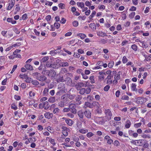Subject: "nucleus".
Instances as JSON below:
<instances>
[{
	"instance_id": "nucleus-1",
	"label": "nucleus",
	"mask_w": 151,
	"mask_h": 151,
	"mask_svg": "<svg viewBox=\"0 0 151 151\" xmlns=\"http://www.w3.org/2000/svg\"><path fill=\"white\" fill-rule=\"evenodd\" d=\"M33 76L39 81L43 82L45 81L47 78L46 76L43 75H41L40 73L35 72L33 73Z\"/></svg>"
},
{
	"instance_id": "nucleus-2",
	"label": "nucleus",
	"mask_w": 151,
	"mask_h": 151,
	"mask_svg": "<svg viewBox=\"0 0 151 151\" xmlns=\"http://www.w3.org/2000/svg\"><path fill=\"white\" fill-rule=\"evenodd\" d=\"M70 111L73 114H75L77 113V110L76 109V106L75 104H70L69 105Z\"/></svg>"
},
{
	"instance_id": "nucleus-3",
	"label": "nucleus",
	"mask_w": 151,
	"mask_h": 151,
	"mask_svg": "<svg viewBox=\"0 0 151 151\" xmlns=\"http://www.w3.org/2000/svg\"><path fill=\"white\" fill-rule=\"evenodd\" d=\"M44 72L45 75L49 77L52 76L56 75V73L53 69L50 70H44Z\"/></svg>"
},
{
	"instance_id": "nucleus-4",
	"label": "nucleus",
	"mask_w": 151,
	"mask_h": 151,
	"mask_svg": "<svg viewBox=\"0 0 151 151\" xmlns=\"http://www.w3.org/2000/svg\"><path fill=\"white\" fill-rule=\"evenodd\" d=\"M48 104L49 103L47 101L42 102L40 104V107L42 108H44L46 110L48 109L50 107V105Z\"/></svg>"
},
{
	"instance_id": "nucleus-5",
	"label": "nucleus",
	"mask_w": 151,
	"mask_h": 151,
	"mask_svg": "<svg viewBox=\"0 0 151 151\" xmlns=\"http://www.w3.org/2000/svg\"><path fill=\"white\" fill-rule=\"evenodd\" d=\"M106 114V117L108 120H110L112 116V114L110 110L109 109H106L104 111Z\"/></svg>"
},
{
	"instance_id": "nucleus-6",
	"label": "nucleus",
	"mask_w": 151,
	"mask_h": 151,
	"mask_svg": "<svg viewBox=\"0 0 151 151\" xmlns=\"http://www.w3.org/2000/svg\"><path fill=\"white\" fill-rule=\"evenodd\" d=\"M147 99L146 98L139 97L137 98V103L139 104H142L146 102Z\"/></svg>"
},
{
	"instance_id": "nucleus-7",
	"label": "nucleus",
	"mask_w": 151,
	"mask_h": 151,
	"mask_svg": "<svg viewBox=\"0 0 151 151\" xmlns=\"http://www.w3.org/2000/svg\"><path fill=\"white\" fill-rule=\"evenodd\" d=\"M84 83L81 82L77 83L75 85L76 88L78 90H80L82 87H84Z\"/></svg>"
},
{
	"instance_id": "nucleus-8",
	"label": "nucleus",
	"mask_w": 151,
	"mask_h": 151,
	"mask_svg": "<svg viewBox=\"0 0 151 151\" xmlns=\"http://www.w3.org/2000/svg\"><path fill=\"white\" fill-rule=\"evenodd\" d=\"M85 116L88 119H91V113L89 110H86L84 112Z\"/></svg>"
},
{
	"instance_id": "nucleus-9",
	"label": "nucleus",
	"mask_w": 151,
	"mask_h": 151,
	"mask_svg": "<svg viewBox=\"0 0 151 151\" xmlns=\"http://www.w3.org/2000/svg\"><path fill=\"white\" fill-rule=\"evenodd\" d=\"M15 3V0H11L9 1V5L7 9V10H10L14 6Z\"/></svg>"
},
{
	"instance_id": "nucleus-10",
	"label": "nucleus",
	"mask_w": 151,
	"mask_h": 151,
	"mask_svg": "<svg viewBox=\"0 0 151 151\" xmlns=\"http://www.w3.org/2000/svg\"><path fill=\"white\" fill-rule=\"evenodd\" d=\"M113 76H108L105 80H106V84L108 85L111 84L112 83L111 78Z\"/></svg>"
},
{
	"instance_id": "nucleus-11",
	"label": "nucleus",
	"mask_w": 151,
	"mask_h": 151,
	"mask_svg": "<svg viewBox=\"0 0 151 151\" xmlns=\"http://www.w3.org/2000/svg\"><path fill=\"white\" fill-rule=\"evenodd\" d=\"M92 108L95 107L96 109H99L100 106V105L99 103L97 101H93L92 103Z\"/></svg>"
},
{
	"instance_id": "nucleus-12",
	"label": "nucleus",
	"mask_w": 151,
	"mask_h": 151,
	"mask_svg": "<svg viewBox=\"0 0 151 151\" xmlns=\"http://www.w3.org/2000/svg\"><path fill=\"white\" fill-rule=\"evenodd\" d=\"M81 98L82 97L80 95H78L76 97L75 99L76 101V104L79 105L81 103V101H80Z\"/></svg>"
},
{
	"instance_id": "nucleus-13",
	"label": "nucleus",
	"mask_w": 151,
	"mask_h": 151,
	"mask_svg": "<svg viewBox=\"0 0 151 151\" xmlns=\"http://www.w3.org/2000/svg\"><path fill=\"white\" fill-rule=\"evenodd\" d=\"M64 81H65L66 83L68 85L70 86L72 84V80L69 77L66 78L65 80Z\"/></svg>"
},
{
	"instance_id": "nucleus-14",
	"label": "nucleus",
	"mask_w": 151,
	"mask_h": 151,
	"mask_svg": "<svg viewBox=\"0 0 151 151\" xmlns=\"http://www.w3.org/2000/svg\"><path fill=\"white\" fill-rule=\"evenodd\" d=\"M45 117L48 119H50L52 118L53 116V114L49 112H46L44 114Z\"/></svg>"
},
{
	"instance_id": "nucleus-15",
	"label": "nucleus",
	"mask_w": 151,
	"mask_h": 151,
	"mask_svg": "<svg viewBox=\"0 0 151 151\" xmlns=\"http://www.w3.org/2000/svg\"><path fill=\"white\" fill-rule=\"evenodd\" d=\"M47 140H48L51 144H52L53 146L55 145L56 143L55 142L54 139L50 138L49 137H47L46 138Z\"/></svg>"
},
{
	"instance_id": "nucleus-16",
	"label": "nucleus",
	"mask_w": 151,
	"mask_h": 151,
	"mask_svg": "<svg viewBox=\"0 0 151 151\" xmlns=\"http://www.w3.org/2000/svg\"><path fill=\"white\" fill-rule=\"evenodd\" d=\"M78 115L80 118L82 119L83 117L84 112L82 110H80L78 112Z\"/></svg>"
},
{
	"instance_id": "nucleus-17",
	"label": "nucleus",
	"mask_w": 151,
	"mask_h": 151,
	"mask_svg": "<svg viewBox=\"0 0 151 151\" xmlns=\"http://www.w3.org/2000/svg\"><path fill=\"white\" fill-rule=\"evenodd\" d=\"M122 73L121 71H119L117 74L114 77V79L117 80H119L120 77V75L122 74Z\"/></svg>"
},
{
	"instance_id": "nucleus-18",
	"label": "nucleus",
	"mask_w": 151,
	"mask_h": 151,
	"mask_svg": "<svg viewBox=\"0 0 151 151\" xmlns=\"http://www.w3.org/2000/svg\"><path fill=\"white\" fill-rule=\"evenodd\" d=\"M131 125V122L130 120H127L126 122L125 127L127 128H129L130 127Z\"/></svg>"
},
{
	"instance_id": "nucleus-19",
	"label": "nucleus",
	"mask_w": 151,
	"mask_h": 151,
	"mask_svg": "<svg viewBox=\"0 0 151 151\" xmlns=\"http://www.w3.org/2000/svg\"><path fill=\"white\" fill-rule=\"evenodd\" d=\"M92 103H91L89 102H86L85 103L84 108H86L87 107H88L90 108H92Z\"/></svg>"
},
{
	"instance_id": "nucleus-20",
	"label": "nucleus",
	"mask_w": 151,
	"mask_h": 151,
	"mask_svg": "<svg viewBox=\"0 0 151 151\" xmlns=\"http://www.w3.org/2000/svg\"><path fill=\"white\" fill-rule=\"evenodd\" d=\"M25 68L27 70H33V68L32 66L29 64H26L24 66Z\"/></svg>"
},
{
	"instance_id": "nucleus-21",
	"label": "nucleus",
	"mask_w": 151,
	"mask_h": 151,
	"mask_svg": "<svg viewBox=\"0 0 151 151\" xmlns=\"http://www.w3.org/2000/svg\"><path fill=\"white\" fill-rule=\"evenodd\" d=\"M57 78V82H63L64 81V80L63 78V76H58Z\"/></svg>"
},
{
	"instance_id": "nucleus-22",
	"label": "nucleus",
	"mask_w": 151,
	"mask_h": 151,
	"mask_svg": "<svg viewBox=\"0 0 151 151\" xmlns=\"http://www.w3.org/2000/svg\"><path fill=\"white\" fill-rule=\"evenodd\" d=\"M97 35L98 36L101 37H104V36H107L106 34L102 31H99L97 33Z\"/></svg>"
},
{
	"instance_id": "nucleus-23",
	"label": "nucleus",
	"mask_w": 151,
	"mask_h": 151,
	"mask_svg": "<svg viewBox=\"0 0 151 151\" xmlns=\"http://www.w3.org/2000/svg\"><path fill=\"white\" fill-rule=\"evenodd\" d=\"M66 123L69 126H71L73 124V122L70 119H68L65 120Z\"/></svg>"
},
{
	"instance_id": "nucleus-24",
	"label": "nucleus",
	"mask_w": 151,
	"mask_h": 151,
	"mask_svg": "<svg viewBox=\"0 0 151 151\" xmlns=\"http://www.w3.org/2000/svg\"><path fill=\"white\" fill-rule=\"evenodd\" d=\"M136 86L135 84L132 83V85L131 88L132 90L133 91H137V89L136 88Z\"/></svg>"
},
{
	"instance_id": "nucleus-25",
	"label": "nucleus",
	"mask_w": 151,
	"mask_h": 151,
	"mask_svg": "<svg viewBox=\"0 0 151 151\" xmlns=\"http://www.w3.org/2000/svg\"><path fill=\"white\" fill-rule=\"evenodd\" d=\"M60 66L62 67L68 66L69 65V64L66 62H61L60 64Z\"/></svg>"
},
{
	"instance_id": "nucleus-26",
	"label": "nucleus",
	"mask_w": 151,
	"mask_h": 151,
	"mask_svg": "<svg viewBox=\"0 0 151 151\" xmlns=\"http://www.w3.org/2000/svg\"><path fill=\"white\" fill-rule=\"evenodd\" d=\"M13 56H11V58H10L11 59H12V58H21V55L19 54H18L17 53H15V54H13Z\"/></svg>"
},
{
	"instance_id": "nucleus-27",
	"label": "nucleus",
	"mask_w": 151,
	"mask_h": 151,
	"mask_svg": "<svg viewBox=\"0 0 151 151\" xmlns=\"http://www.w3.org/2000/svg\"><path fill=\"white\" fill-rule=\"evenodd\" d=\"M58 106L61 107H63L65 106L64 103L63 101H60L58 103Z\"/></svg>"
},
{
	"instance_id": "nucleus-28",
	"label": "nucleus",
	"mask_w": 151,
	"mask_h": 151,
	"mask_svg": "<svg viewBox=\"0 0 151 151\" xmlns=\"http://www.w3.org/2000/svg\"><path fill=\"white\" fill-rule=\"evenodd\" d=\"M77 36L80 37L81 39H83L86 37V35L83 33L78 34Z\"/></svg>"
},
{
	"instance_id": "nucleus-29",
	"label": "nucleus",
	"mask_w": 151,
	"mask_h": 151,
	"mask_svg": "<svg viewBox=\"0 0 151 151\" xmlns=\"http://www.w3.org/2000/svg\"><path fill=\"white\" fill-rule=\"evenodd\" d=\"M48 101L50 103H53L55 101V98L54 97H51L49 98Z\"/></svg>"
},
{
	"instance_id": "nucleus-30",
	"label": "nucleus",
	"mask_w": 151,
	"mask_h": 151,
	"mask_svg": "<svg viewBox=\"0 0 151 151\" xmlns=\"http://www.w3.org/2000/svg\"><path fill=\"white\" fill-rule=\"evenodd\" d=\"M60 111V110L59 108L58 107L55 108L53 111V113L54 114H58Z\"/></svg>"
},
{
	"instance_id": "nucleus-31",
	"label": "nucleus",
	"mask_w": 151,
	"mask_h": 151,
	"mask_svg": "<svg viewBox=\"0 0 151 151\" xmlns=\"http://www.w3.org/2000/svg\"><path fill=\"white\" fill-rule=\"evenodd\" d=\"M29 95L31 98H33L35 95V93L31 91H29Z\"/></svg>"
},
{
	"instance_id": "nucleus-32",
	"label": "nucleus",
	"mask_w": 151,
	"mask_h": 151,
	"mask_svg": "<svg viewBox=\"0 0 151 151\" xmlns=\"http://www.w3.org/2000/svg\"><path fill=\"white\" fill-rule=\"evenodd\" d=\"M80 90L79 93L81 95H83L85 93L86 89L84 88H81Z\"/></svg>"
},
{
	"instance_id": "nucleus-33",
	"label": "nucleus",
	"mask_w": 151,
	"mask_h": 151,
	"mask_svg": "<svg viewBox=\"0 0 151 151\" xmlns=\"http://www.w3.org/2000/svg\"><path fill=\"white\" fill-rule=\"evenodd\" d=\"M77 4L78 6L80 7L81 8L84 7V4L83 2H78Z\"/></svg>"
},
{
	"instance_id": "nucleus-34",
	"label": "nucleus",
	"mask_w": 151,
	"mask_h": 151,
	"mask_svg": "<svg viewBox=\"0 0 151 151\" xmlns=\"http://www.w3.org/2000/svg\"><path fill=\"white\" fill-rule=\"evenodd\" d=\"M31 83L33 85H37L39 84V82L36 80H33L32 79Z\"/></svg>"
},
{
	"instance_id": "nucleus-35",
	"label": "nucleus",
	"mask_w": 151,
	"mask_h": 151,
	"mask_svg": "<svg viewBox=\"0 0 151 151\" xmlns=\"http://www.w3.org/2000/svg\"><path fill=\"white\" fill-rule=\"evenodd\" d=\"M49 59V57L48 56H45L43 58L42 60V62H45L47 61Z\"/></svg>"
},
{
	"instance_id": "nucleus-36",
	"label": "nucleus",
	"mask_w": 151,
	"mask_h": 151,
	"mask_svg": "<svg viewBox=\"0 0 151 151\" xmlns=\"http://www.w3.org/2000/svg\"><path fill=\"white\" fill-rule=\"evenodd\" d=\"M79 132L82 134H85L86 132H88V131L87 129H79Z\"/></svg>"
},
{
	"instance_id": "nucleus-37",
	"label": "nucleus",
	"mask_w": 151,
	"mask_h": 151,
	"mask_svg": "<svg viewBox=\"0 0 151 151\" xmlns=\"http://www.w3.org/2000/svg\"><path fill=\"white\" fill-rule=\"evenodd\" d=\"M26 78V79L25 81L26 82L29 83H31L32 79V78L27 77Z\"/></svg>"
},
{
	"instance_id": "nucleus-38",
	"label": "nucleus",
	"mask_w": 151,
	"mask_h": 151,
	"mask_svg": "<svg viewBox=\"0 0 151 151\" xmlns=\"http://www.w3.org/2000/svg\"><path fill=\"white\" fill-rule=\"evenodd\" d=\"M43 93L44 96H46L48 93V89L47 88H45L44 89Z\"/></svg>"
},
{
	"instance_id": "nucleus-39",
	"label": "nucleus",
	"mask_w": 151,
	"mask_h": 151,
	"mask_svg": "<svg viewBox=\"0 0 151 151\" xmlns=\"http://www.w3.org/2000/svg\"><path fill=\"white\" fill-rule=\"evenodd\" d=\"M135 144L137 145L141 146L142 145V142L141 140H136L135 141Z\"/></svg>"
},
{
	"instance_id": "nucleus-40",
	"label": "nucleus",
	"mask_w": 151,
	"mask_h": 151,
	"mask_svg": "<svg viewBox=\"0 0 151 151\" xmlns=\"http://www.w3.org/2000/svg\"><path fill=\"white\" fill-rule=\"evenodd\" d=\"M131 48L135 51H137V46L135 44L132 45L131 46Z\"/></svg>"
},
{
	"instance_id": "nucleus-41",
	"label": "nucleus",
	"mask_w": 151,
	"mask_h": 151,
	"mask_svg": "<svg viewBox=\"0 0 151 151\" xmlns=\"http://www.w3.org/2000/svg\"><path fill=\"white\" fill-rule=\"evenodd\" d=\"M89 27L91 29H96V26L95 24L94 23H91L89 24Z\"/></svg>"
},
{
	"instance_id": "nucleus-42",
	"label": "nucleus",
	"mask_w": 151,
	"mask_h": 151,
	"mask_svg": "<svg viewBox=\"0 0 151 151\" xmlns=\"http://www.w3.org/2000/svg\"><path fill=\"white\" fill-rule=\"evenodd\" d=\"M110 88V86L108 84L106 85L104 88V90L105 91H107L109 90Z\"/></svg>"
},
{
	"instance_id": "nucleus-43",
	"label": "nucleus",
	"mask_w": 151,
	"mask_h": 151,
	"mask_svg": "<svg viewBox=\"0 0 151 151\" xmlns=\"http://www.w3.org/2000/svg\"><path fill=\"white\" fill-rule=\"evenodd\" d=\"M142 125V123H137L135 124L134 125V127L135 128H138L139 127L141 126Z\"/></svg>"
},
{
	"instance_id": "nucleus-44",
	"label": "nucleus",
	"mask_w": 151,
	"mask_h": 151,
	"mask_svg": "<svg viewBox=\"0 0 151 151\" xmlns=\"http://www.w3.org/2000/svg\"><path fill=\"white\" fill-rule=\"evenodd\" d=\"M129 97L127 95H124L122 96V99L124 100H128L129 99Z\"/></svg>"
},
{
	"instance_id": "nucleus-45",
	"label": "nucleus",
	"mask_w": 151,
	"mask_h": 151,
	"mask_svg": "<svg viewBox=\"0 0 151 151\" xmlns=\"http://www.w3.org/2000/svg\"><path fill=\"white\" fill-rule=\"evenodd\" d=\"M96 14V12L95 11H93L91 14L90 15L89 17V18L90 19H91V18H92Z\"/></svg>"
},
{
	"instance_id": "nucleus-46",
	"label": "nucleus",
	"mask_w": 151,
	"mask_h": 151,
	"mask_svg": "<svg viewBox=\"0 0 151 151\" xmlns=\"http://www.w3.org/2000/svg\"><path fill=\"white\" fill-rule=\"evenodd\" d=\"M65 4L63 3H60L58 4L59 7L62 9H64L65 8Z\"/></svg>"
},
{
	"instance_id": "nucleus-47",
	"label": "nucleus",
	"mask_w": 151,
	"mask_h": 151,
	"mask_svg": "<svg viewBox=\"0 0 151 151\" xmlns=\"http://www.w3.org/2000/svg\"><path fill=\"white\" fill-rule=\"evenodd\" d=\"M93 135L94 134L93 133H92L91 132H89L86 135L87 137L89 138L93 136Z\"/></svg>"
},
{
	"instance_id": "nucleus-48",
	"label": "nucleus",
	"mask_w": 151,
	"mask_h": 151,
	"mask_svg": "<svg viewBox=\"0 0 151 151\" xmlns=\"http://www.w3.org/2000/svg\"><path fill=\"white\" fill-rule=\"evenodd\" d=\"M114 65V62L113 61H111L108 64V67L109 68H112Z\"/></svg>"
},
{
	"instance_id": "nucleus-49",
	"label": "nucleus",
	"mask_w": 151,
	"mask_h": 151,
	"mask_svg": "<svg viewBox=\"0 0 151 151\" xmlns=\"http://www.w3.org/2000/svg\"><path fill=\"white\" fill-rule=\"evenodd\" d=\"M73 24L74 27H76L78 25V22L77 21H74L73 22Z\"/></svg>"
},
{
	"instance_id": "nucleus-50",
	"label": "nucleus",
	"mask_w": 151,
	"mask_h": 151,
	"mask_svg": "<svg viewBox=\"0 0 151 151\" xmlns=\"http://www.w3.org/2000/svg\"><path fill=\"white\" fill-rule=\"evenodd\" d=\"M60 24L58 23H55L54 24V26L56 27L57 29H58L60 26Z\"/></svg>"
},
{
	"instance_id": "nucleus-51",
	"label": "nucleus",
	"mask_w": 151,
	"mask_h": 151,
	"mask_svg": "<svg viewBox=\"0 0 151 151\" xmlns=\"http://www.w3.org/2000/svg\"><path fill=\"white\" fill-rule=\"evenodd\" d=\"M17 65H14L13 66V68H12L11 71V72L10 73H11V74L12 73H13V72L15 71V69L17 68Z\"/></svg>"
},
{
	"instance_id": "nucleus-52",
	"label": "nucleus",
	"mask_w": 151,
	"mask_h": 151,
	"mask_svg": "<svg viewBox=\"0 0 151 151\" xmlns=\"http://www.w3.org/2000/svg\"><path fill=\"white\" fill-rule=\"evenodd\" d=\"M127 61V58L125 56H124L122 59V62L123 63H125Z\"/></svg>"
},
{
	"instance_id": "nucleus-53",
	"label": "nucleus",
	"mask_w": 151,
	"mask_h": 151,
	"mask_svg": "<svg viewBox=\"0 0 151 151\" xmlns=\"http://www.w3.org/2000/svg\"><path fill=\"white\" fill-rule=\"evenodd\" d=\"M72 113H69L67 114V115L72 118L74 117V115Z\"/></svg>"
},
{
	"instance_id": "nucleus-54",
	"label": "nucleus",
	"mask_w": 151,
	"mask_h": 151,
	"mask_svg": "<svg viewBox=\"0 0 151 151\" xmlns=\"http://www.w3.org/2000/svg\"><path fill=\"white\" fill-rule=\"evenodd\" d=\"M70 111L69 108L68 107V108H64L63 110V112H67Z\"/></svg>"
},
{
	"instance_id": "nucleus-55",
	"label": "nucleus",
	"mask_w": 151,
	"mask_h": 151,
	"mask_svg": "<svg viewBox=\"0 0 151 151\" xmlns=\"http://www.w3.org/2000/svg\"><path fill=\"white\" fill-rule=\"evenodd\" d=\"M100 42L103 44H105L107 42V41L104 39H101L100 40Z\"/></svg>"
},
{
	"instance_id": "nucleus-56",
	"label": "nucleus",
	"mask_w": 151,
	"mask_h": 151,
	"mask_svg": "<svg viewBox=\"0 0 151 151\" xmlns=\"http://www.w3.org/2000/svg\"><path fill=\"white\" fill-rule=\"evenodd\" d=\"M93 78V76H91L89 78L91 80V82L92 83H95V81Z\"/></svg>"
},
{
	"instance_id": "nucleus-57",
	"label": "nucleus",
	"mask_w": 151,
	"mask_h": 151,
	"mask_svg": "<svg viewBox=\"0 0 151 151\" xmlns=\"http://www.w3.org/2000/svg\"><path fill=\"white\" fill-rule=\"evenodd\" d=\"M11 106L12 109H14V110H16L17 109V106L14 104H12L11 105Z\"/></svg>"
},
{
	"instance_id": "nucleus-58",
	"label": "nucleus",
	"mask_w": 151,
	"mask_h": 151,
	"mask_svg": "<svg viewBox=\"0 0 151 151\" xmlns=\"http://www.w3.org/2000/svg\"><path fill=\"white\" fill-rule=\"evenodd\" d=\"M105 76L103 75L99 76V80L101 81L103 80Z\"/></svg>"
},
{
	"instance_id": "nucleus-59",
	"label": "nucleus",
	"mask_w": 151,
	"mask_h": 151,
	"mask_svg": "<svg viewBox=\"0 0 151 151\" xmlns=\"http://www.w3.org/2000/svg\"><path fill=\"white\" fill-rule=\"evenodd\" d=\"M19 76L22 78H24L26 79L27 76V75H22V74H20L19 75Z\"/></svg>"
},
{
	"instance_id": "nucleus-60",
	"label": "nucleus",
	"mask_w": 151,
	"mask_h": 151,
	"mask_svg": "<svg viewBox=\"0 0 151 151\" xmlns=\"http://www.w3.org/2000/svg\"><path fill=\"white\" fill-rule=\"evenodd\" d=\"M81 75L82 76L83 78L85 79H86L88 78L87 76L85 74H84L83 73H82Z\"/></svg>"
},
{
	"instance_id": "nucleus-61",
	"label": "nucleus",
	"mask_w": 151,
	"mask_h": 151,
	"mask_svg": "<svg viewBox=\"0 0 151 151\" xmlns=\"http://www.w3.org/2000/svg\"><path fill=\"white\" fill-rule=\"evenodd\" d=\"M66 21V20L64 18H62L61 20L60 21V22L61 23L64 24L65 23Z\"/></svg>"
},
{
	"instance_id": "nucleus-62",
	"label": "nucleus",
	"mask_w": 151,
	"mask_h": 151,
	"mask_svg": "<svg viewBox=\"0 0 151 151\" xmlns=\"http://www.w3.org/2000/svg\"><path fill=\"white\" fill-rule=\"evenodd\" d=\"M114 144L116 146H117L119 145V143L118 141L115 140L114 142Z\"/></svg>"
},
{
	"instance_id": "nucleus-63",
	"label": "nucleus",
	"mask_w": 151,
	"mask_h": 151,
	"mask_svg": "<svg viewBox=\"0 0 151 151\" xmlns=\"http://www.w3.org/2000/svg\"><path fill=\"white\" fill-rule=\"evenodd\" d=\"M86 6H90L91 5V3L89 1H86L85 3Z\"/></svg>"
},
{
	"instance_id": "nucleus-64",
	"label": "nucleus",
	"mask_w": 151,
	"mask_h": 151,
	"mask_svg": "<svg viewBox=\"0 0 151 151\" xmlns=\"http://www.w3.org/2000/svg\"><path fill=\"white\" fill-rule=\"evenodd\" d=\"M95 98L96 100L98 101L100 99V96L99 95H96L95 96Z\"/></svg>"
}]
</instances>
